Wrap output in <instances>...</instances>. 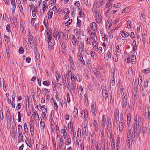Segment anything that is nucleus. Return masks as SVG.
<instances>
[{
	"mask_svg": "<svg viewBox=\"0 0 150 150\" xmlns=\"http://www.w3.org/2000/svg\"><path fill=\"white\" fill-rule=\"evenodd\" d=\"M53 36L54 38L58 39H64L66 36L64 35V33L61 31H56V32H54L53 33Z\"/></svg>",
	"mask_w": 150,
	"mask_h": 150,
	"instance_id": "obj_1",
	"label": "nucleus"
},
{
	"mask_svg": "<svg viewBox=\"0 0 150 150\" xmlns=\"http://www.w3.org/2000/svg\"><path fill=\"white\" fill-rule=\"evenodd\" d=\"M127 100H123L122 102V107L126 109L127 110L130 109V107L129 103L127 102Z\"/></svg>",
	"mask_w": 150,
	"mask_h": 150,
	"instance_id": "obj_2",
	"label": "nucleus"
},
{
	"mask_svg": "<svg viewBox=\"0 0 150 150\" xmlns=\"http://www.w3.org/2000/svg\"><path fill=\"white\" fill-rule=\"evenodd\" d=\"M46 34L45 35V38L47 40H51L52 39V32L50 29H47L46 31Z\"/></svg>",
	"mask_w": 150,
	"mask_h": 150,
	"instance_id": "obj_3",
	"label": "nucleus"
},
{
	"mask_svg": "<svg viewBox=\"0 0 150 150\" xmlns=\"http://www.w3.org/2000/svg\"><path fill=\"white\" fill-rule=\"evenodd\" d=\"M88 122H84L82 124V132L83 134L87 135L86 132L87 123Z\"/></svg>",
	"mask_w": 150,
	"mask_h": 150,
	"instance_id": "obj_4",
	"label": "nucleus"
},
{
	"mask_svg": "<svg viewBox=\"0 0 150 150\" xmlns=\"http://www.w3.org/2000/svg\"><path fill=\"white\" fill-rule=\"evenodd\" d=\"M84 43L83 42H81L79 45V54H82L83 51L84 50Z\"/></svg>",
	"mask_w": 150,
	"mask_h": 150,
	"instance_id": "obj_5",
	"label": "nucleus"
},
{
	"mask_svg": "<svg viewBox=\"0 0 150 150\" xmlns=\"http://www.w3.org/2000/svg\"><path fill=\"white\" fill-rule=\"evenodd\" d=\"M48 43V47L50 49H53V46L55 45V41L54 40H47Z\"/></svg>",
	"mask_w": 150,
	"mask_h": 150,
	"instance_id": "obj_6",
	"label": "nucleus"
},
{
	"mask_svg": "<svg viewBox=\"0 0 150 150\" xmlns=\"http://www.w3.org/2000/svg\"><path fill=\"white\" fill-rule=\"evenodd\" d=\"M111 57V53L110 52L108 51L107 53L104 55V58L107 61H108L110 60Z\"/></svg>",
	"mask_w": 150,
	"mask_h": 150,
	"instance_id": "obj_7",
	"label": "nucleus"
},
{
	"mask_svg": "<svg viewBox=\"0 0 150 150\" xmlns=\"http://www.w3.org/2000/svg\"><path fill=\"white\" fill-rule=\"evenodd\" d=\"M96 19L97 21V23H100L101 21V17L100 14L98 12L96 13Z\"/></svg>",
	"mask_w": 150,
	"mask_h": 150,
	"instance_id": "obj_8",
	"label": "nucleus"
},
{
	"mask_svg": "<svg viewBox=\"0 0 150 150\" xmlns=\"http://www.w3.org/2000/svg\"><path fill=\"white\" fill-rule=\"evenodd\" d=\"M82 54H79V52H78L77 54V57L78 60L81 62L84 65L85 64V63L83 59Z\"/></svg>",
	"mask_w": 150,
	"mask_h": 150,
	"instance_id": "obj_9",
	"label": "nucleus"
},
{
	"mask_svg": "<svg viewBox=\"0 0 150 150\" xmlns=\"http://www.w3.org/2000/svg\"><path fill=\"white\" fill-rule=\"evenodd\" d=\"M119 111L118 108L116 109L115 112V117L116 120L118 121L119 120Z\"/></svg>",
	"mask_w": 150,
	"mask_h": 150,
	"instance_id": "obj_10",
	"label": "nucleus"
},
{
	"mask_svg": "<svg viewBox=\"0 0 150 150\" xmlns=\"http://www.w3.org/2000/svg\"><path fill=\"white\" fill-rule=\"evenodd\" d=\"M15 93L13 92V94L12 98V99L11 105L13 108H14L15 107V105L14 103V100L15 97Z\"/></svg>",
	"mask_w": 150,
	"mask_h": 150,
	"instance_id": "obj_11",
	"label": "nucleus"
},
{
	"mask_svg": "<svg viewBox=\"0 0 150 150\" xmlns=\"http://www.w3.org/2000/svg\"><path fill=\"white\" fill-rule=\"evenodd\" d=\"M106 121L105 116V115H103L101 120V126L102 127H104L105 125Z\"/></svg>",
	"mask_w": 150,
	"mask_h": 150,
	"instance_id": "obj_12",
	"label": "nucleus"
},
{
	"mask_svg": "<svg viewBox=\"0 0 150 150\" xmlns=\"http://www.w3.org/2000/svg\"><path fill=\"white\" fill-rule=\"evenodd\" d=\"M96 3L98 6H101L104 4V0H97Z\"/></svg>",
	"mask_w": 150,
	"mask_h": 150,
	"instance_id": "obj_13",
	"label": "nucleus"
},
{
	"mask_svg": "<svg viewBox=\"0 0 150 150\" xmlns=\"http://www.w3.org/2000/svg\"><path fill=\"white\" fill-rule=\"evenodd\" d=\"M53 14V10L51 9H50L47 13L48 19H51L52 18Z\"/></svg>",
	"mask_w": 150,
	"mask_h": 150,
	"instance_id": "obj_14",
	"label": "nucleus"
},
{
	"mask_svg": "<svg viewBox=\"0 0 150 150\" xmlns=\"http://www.w3.org/2000/svg\"><path fill=\"white\" fill-rule=\"evenodd\" d=\"M19 135L18 136V143L21 142H23L24 141V140L23 139V134H19Z\"/></svg>",
	"mask_w": 150,
	"mask_h": 150,
	"instance_id": "obj_15",
	"label": "nucleus"
},
{
	"mask_svg": "<svg viewBox=\"0 0 150 150\" xmlns=\"http://www.w3.org/2000/svg\"><path fill=\"white\" fill-rule=\"evenodd\" d=\"M90 26L92 28L94 31L97 30V27L96 23L95 22H92Z\"/></svg>",
	"mask_w": 150,
	"mask_h": 150,
	"instance_id": "obj_16",
	"label": "nucleus"
},
{
	"mask_svg": "<svg viewBox=\"0 0 150 150\" xmlns=\"http://www.w3.org/2000/svg\"><path fill=\"white\" fill-rule=\"evenodd\" d=\"M121 119H122V117L120 119V122H119V130L120 132H122L123 129V125H122V120H121Z\"/></svg>",
	"mask_w": 150,
	"mask_h": 150,
	"instance_id": "obj_17",
	"label": "nucleus"
},
{
	"mask_svg": "<svg viewBox=\"0 0 150 150\" xmlns=\"http://www.w3.org/2000/svg\"><path fill=\"white\" fill-rule=\"evenodd\" d=\"M102 92L103 96L105 99L106 100L108 97L106 90L102 89Z\"/></svg>",
	"mask_w": 150,
	"mask_h": 150,
	"instance_id": "obj_18",
	"label": "nucleus"
},
{
	"mask_svg": "<svg viewBox=\"0 0 150 150\" xmlns=\"http://www.w3.org/2000/svg\"><path fill=\"white\" fill-rule=\"evenodd\" d=\"M74 116L73 117L74 118H77L78 115V111L77 108H74Z\"/></svg>",
	"mask_w": 150,
	"mask_h": 150,
	"instance_id": "obj_19",
	"label": "nucleus"
},
{
	"mask_svg": "<svg viewBox=\"0 0 150 150\" xmlns=\"http://www.w3.org/2000/svg\"><path fill=\"white\" fill-rule=\"evenodd\" d=\"M71 41L72 44L74 46H76V37L74 35H72Z\"/></svg>",
	"mask_w": 150,
	"mask_h": 150,
	"instance_id": "obj_20",
	"label": "nucleus"
},
{
	"mask_svg": "<svg viewBox=\"0 0 150 150\" xmlns=\"http://www.w3.org/2000/svg\"><path fill=\"white\" fill-rule=\"evenodd\" d=\"M18 133L19 134H22L23 132V129L22 126L20 125H18Z\"/></svg>",
	"mask_w": 150,
	"mask_h": 150,
	"instance_id": "obj_21",
	"label": "nucleus"
},
{
	"mask_svg": "<svg viewBox=\"0 0 150 150\" xmlns=\"http://www.w3.org/2000/svg\"><path fill=\"white\" fill-rule=\"evenodd\" d=\"M35 118L37 119L39 118V115L37 113L33 112V114L32 115L31 118L33 119L34 118L35 119Z\"/></svg>",
	"mask_w": 150,
	"mask_h": 150,
	"instance_id": "obj_22",
	"label": "nucleus"
},
{
	"mask_svg": "<svg viewBox=\"0 0 150 150\" xmlns=\"http://www.w3.org/2000/svg\"><path fill=\"white\" fill-rule=\"evenodd\" d=\"M34 126L32 124H31L30 126V130L31 132V134L32 136L34 134Z\"/></svg>",
	"mask_w": 150,
	"mask_h": 150,
	"instance_id": "obj_23",
	"label": "nucleus"
},
{
	"mask_svg": "<svg viewBox=\"0 0 150 150\" xmlns=\"http://www.w3.org/2000/svg\"><path fill=\"white\" fill-rule=\"evenodd\" d=\"M48 6L47 5L43 6L42 11H41V13L42 14L44 13L45 11H46L48 9Z\"/></svg>",
	"mask_w": 150,
	"mask_h": 150,
	"instance_id": "obj_24",
	"label": "nucleus"
},
{
	"mask_svg": "<svg viewBox=\"0 0 150 150\" xmlns=\"http://www.w3.org/2000/svg\"><path fill=\"white\" fill-rule=\"evenodd\" d=\"M131 20H128L127 22V27L128 29L131 28L132 27V26L131 25Z\"/></svg>",
	"mask_w": 150,
	"mask_h": 150,
	"instance_id": "obj_25",
	"label": "nucleus"
},
{
	"mask_svg": "<svg viewBox=\"0 0 150 150\" xmlns=\"http://www.w3.org/2000/svg\"><path fill=\"white\" fill-rule=\"evenodd\" d=\"M61 133L63 134L62 136L64 137V139H65L66 138L67 136V133L65 130L64 129H62L61 130Z\"/></svg>",
	"mask_w": 150,
	"mask_h": 150,
	"instance_id": "obj_26",
	"label": "nucleus"
},
{
	"mask_svg": "<svg viewBox=\"0 0 150 150\" xmlns=\"http://www.w3.org/2000/svg\"><path fill=\"white\" fill-rule=\"evenodd\" d=\"M112 75V81H115V72L114 70L112 71L111 72Z\"/></svg>",
	"mask_w": 150,
	"mask_h": 150,
	"instance_id": "obj_27",
	"label": "nucleus"
},
{
	"mask_svg": "<svg viewBox=\"0 0 150 150\" xmlns=\"http://www.w3.org/2000/svg\"><path fill=\"white\" fill-rule=\"evenodd\" d=\"M84 117L85 118L84 122H88V116L86 114V110H85L84 112Z\"/></svg>",
	"mask_w": 150,
	"mask_h": 150,
	"instance_id": "obj_28",
	"label": "nucleus"
},
{
	"mask_svg": "<svg viewBox=\"0 0 150 150\" xmlns=\"http://www.w3.org/2000/svg\"><path fill=\"white\" fill-rule=\"evenodd\" d=\"M133 72L132 71V69L131 67L129 68L128 71V74L129 77H131L132 76Z\"/></svg>",
	"mask_w": 150,
	"mask_h": 150,
	"instance_id": "obj_29",
	"label": "nucleus"
},
{
	"mask_svg": "<svg viewBox=\"0 0 150 150\" xmlns=\"http://www.w3.org/2000/svg\"><path fill=\"white\" fill-rule=\"evenodd\" d=\"M44 119L43 118V120L42 121V120L40 121V125L42 128L43 129L45 128V125L44 123Z\"/></svg>",
	"mask_w": 150,
	"mask_h": 150,
	"instance_id": "obj_30",
	"label": "nucleus"
},
{
	"mask_svg": "<svg viewBox=\"0 0 150 150\" xmlns=\"http://www.w3.org/2000/svg\"><path fill=\"white\" fill-rule=\"evenodd\" d=\"M28 39L29 42L32 41V40L33 39V38L32 35L31 33L30 32H29L28 33Z\"/></svg>",
	"mask_w": 150,
	"mask_h": 150,
	"instance_id": "obj_31",
	"label": "nucleus"
},
{
	"mask_svg": "<svg viewBox=\"0 0 150 150\" xmlns=\"http://www.w3.org/2000/svg\"><path fill=\"white\" fill-rule=\"evenodd\" d=\"M93 48L95 50L97 49L98 44L97 42V41H93Z\"/></svg>",
	"mask_w": 150,
	"mask_h": 150,
	"instance_id": "obj_32",
	"label": "nucleus"
},
{
	"mask_svg": "<svg viewBox=\"0 0 150 150\" xmlns=\"http://www.w3.org/2000/svg\"><path fill=\"white\" fill-rule=\"evenodd\" d=\"M94 69V70H93L95 75L96 76H97L100 75V72L98 71L96 69Z\"/></svg>",
	"mask_w": 150,
	"mask_h": 150,
	"instance_id": "obj_33",
	"label": "nucleus"
},
{
	"mask_svg": "<svg viewBox=\"0 0 150 150\" xmlns=\"http://www.w3.org/2000/svg\"><path fill=\"white\" fill-rule=\"evenodd\" d=\"M24 131L26 134L28 133V129L27 126V124L26 123L24 124Z\"/></svg>",
	"mask_w": 150,
	"mask_h": 150,
	"instance_id": "obj_34",
	"label": "nucleus"
},
{
	"mask_svg": "<svg viewBox=\"0 0 150 150\" xmlns=\"http://www.w3.org/2000/svg\"><path fill=\"white\" fill-rule=\"evenodd\" d=\"M35 58L37 61L38 62H40V54L39 53H38L37 55V54L35 53Z\"/></svg>",
	"mask_w": 150,
	"mask_h": 150,
	"instance_id": "obj_35",
	"label": "nucleus"
},
{
	"mask_svg": "<svg viewBox=\"0 0 150 150\" xmlns=\"http://www.w3.org/2000/svg\"><path fill=\"white\" fill-rule=\"evenodd\" d=\"M137 127H139V124H134L133 131H135V132L137 131Z\"/></svg>",
	"mask_w": 150,
	"mask_h": 150,
	"instance_id": "obj_36",
	"label": "nucleus"
},
{
	"mask_svg": "<svg viewBox=\"0 0 150 150\" xmlns=\"http://www.w3.org/2000/svg\"><path fill=\"white\" fill-rule=\"evenodd\" d=\"M71 140L70 138H68L67 139L66 141L65 144L67 145H69L71 144Z\"/></svg>",
	"mask_w": 150,
	"mask_h": 150,
	"instance_id": "obj_37",
	"label": "nucleus"
},
{
	"mask_svg": "<svg viewBox=\"0 0 150 150\" xmlns=\"http://www.w3.org/2000/svg\"><path fill=\"white\" fill-rule=\"evenodd\" d=\"M142 78V75H141H141H139L138 81V84L139 86H140L141 84Z\"/></svg>",
	"mask_w": 150,
	"mask_h": 150,
	"instance_id": "obj_38",
	"label": "nucleus"
},
{
	"mask_svg": "<svg viewBox=\"0 0 150 150\" xmlns=\"http://www.w3.org/2000/svg\"><path fill=\"white\" fill-rule=\"evenodd\" d=\"M67 81L68 83V86H67V88L69 91H71L72 88V87L71 85H70V81H68L67 80Z\"/></svg>",
	"mask_w": 150,
	"mask_h": 150,
	"instance_id": "obj_39",
	"label": "nucleus"
},
{
	"mask_svg": "<svg viewBox=\"0 0 150 150\" xmlns=\"http://www.w3.org/2000/svg\"><path fill=\"white\" fill-rule=\"evenodd\" d=\"M72 22V20L69 19L67 22L65 23V25L66 26H68Z\"/></svg>",
	"mask_w": 150,
	"mask_h": 150,
	"instance_id": "obj_40",
	"label": "nucleus"
},
{
	"mask_svg": "<svg viewBox=\"0 0 150 150\" xmlns=\"http://www.w3.org/2000/svg\"><path fill=\"white\" fill-rule=\"evenodd\" d=\"M96 108L93 109L91 108V112L93 115L94 116H96Z\"/></svg>",
	"mask_w": 150,
	"mask_h": 150,
	"instance_id": "obj_41",
	"label": "nucleus"
},
{
	"mask_svg": "<svg viewBox=\"0 0 150 150\" xmlns=\"http://www.w3.org/2000/svg\"><path fill=\"white\" fill-rule=\"evenodd\" d=\"M69 61L70 63V64L71 65H74V61L73 59V57H71V56H69Z\"/></svg>",
	"mask_w": 150,
	"mask_h": 150,
	"instance_id": "obj_42",
	"label": "nucleus"
},
{
	"mask_svg": "<svg viewBox=\"0 0 150 150\" xmlns=\"http://www.w3.org/2000/svg\"><path fill=\"white\" fill-rule=\"evenodd\" d=\"M149 80L148 79L146 80L144 82V86L145 87H148Z\"/></svg>",
	"mask_w": 150,
	"mask_h": 150,
	"instance_id": "obj_43",
	"label": "nucleus"
},
{
	"mask_svg": "<svg viewBox=\"0 0 150 150\" xmlns=\"http://www.w3.org/2000/svg\"><path fill=\"white\" fill-rule=\"evenodd\" d=\"M37 93L38 94V96H40V95L41 94V90L40 88L39 87H38L37 88Z\"/></svg>",
	"mask_w": 150,
	"mask_h": 150,
	"instance_id": "obj_44",
	"label": "nucleus"
},
{
	"mask_svg": "<svg viewBox=\"0 0 150 150\" xmlns=\"http://www.w3.org/2000/svg\"><path fill=\"white\" fill-rule=\"evenodd\" d=\"M6 38L5 40V41L6 42H9L10 40V38L6 36L5 35H4V39Z\"/></svg>",
	"mask_w": 150,
	"mask_h": 150,
	"instance_id": "obj_45",
	"label": "nucleus"
},
{
	"mask_svg": "<svg viewBox=\"0 0 150 150\" xmlns=\"http://www.w3.org/2000/svg\"><path fill=\"white\" fill-rule=\"evenodd\" d=\"M131 129H129L128 130L127 133V138L128 139L131 138Z\"/></svg>",
	"mask_w": 150,
	"mask_h": 150,
	"instance_id": "obj_46",
	"label": "nucleus"
},
{
	"mask_svg": "<svg viewBox=\"0 0 150 150\" xmlns=\"http://www.w3.org/2000/svg\"><path fill=\"white\" fill-rule=\"evenodd\" d=\"M127 94L125 91V90L124 88L122 89V96H127Z\"/></svg>",
	"mask_w": 150,
	"mask_h": 150,
	"instance_id": "obj_47",
	"label": "nucleus"
},
{
	"mask_svg": "<svg viewBox=\"0 0 150 150\" xmlns=\"http://www.w3.org/2000/svg\"><path fill=\"white\" fill-rule=\"evenodd\" d=\"M121 6V5L120 4H117L113 5V7L114 8H118Z\"/></svg>",
	"mask_w": 150,
	"mask_h": 150,
	"instance_id": "obj_48",
	"label": "nucleus"
},
{
	"mask_svg": "<svg viewBox=\"0 0 150 150\" xmlns=\"http://www.w3.org/2000/svg\"><path fill=\"white\" fill-rule=\"evenodd\" d=\"M91 38L93 40V41H97V38L96 35L95 34H93Z\"/></svg>",
	"mask_w": 150,
	"mask_h": 150,
	"instance_id": "obj_49",
	"label": "nucleus"
},
{
	"mask_svg": "<svg viewBox=\"0 0 150 150\" xmlns=\"http://www.w3.org/2000/svg\"><path fill=\"white\" fill-rule=\"evenodd\" d=\"M10 28V25L9 24H8L6 27V30L7 32H11Z\"/></svg>",
	"mask_w": 150,
	"mask_h": 150,
	"instance_id": "obj_50",
	"label": "nucleus"
},
{
	"mask_svg": "<svg viewBox=\"0 0 150 150\" xmlns=\"http://www.w3.org/2000/svg\"><path fill=\"white\" fill-rule=\"evenodd\" d=\"M131 120L130 115L129 114H128L127 115V123L129 124Z\"/></svg>",
	"mask_w": 150,
	"mask_h": 150,
	"instance_id": "obj_51",
	"label": "nucleus"
},
{
	"mask_svg": "<svg viewBox=\"0 0 150 150\" xmlns=\"http://www.w3.org/2000/svg\"><path fill=\"white\" fill-rule=\"evenodd\" d=\"M56 78V80L57 81H58L60 78H61V76L60 74H56L55 75Z\"/></svg>",
	"mask_w": 150,
	"mask_h": 150,
	"instance_id": "obj_52",
	"label": "nucleus"
},
{
	"mask_svg": "<svg viewBox=\"0 0 150 150\" xmlns=\"http://www.w3.org/2000/svg\"><path fill=\"white\" fill-rule=\"evenodd\" d=\"M80 136H81V130L80 128H78L77 132V136L78 137H79Z\"/></svg>",
	"mask_w": 150,
	"mask_h": 150,
	"instance_id": "obj_53",
	"label": "nucleus"
},
{
	"mask_svg": "<svg viewBox=\"0 0 150 150\" xmlns=\"http://www.w3.org/2000/svg\"><path fill=\"white\" fill-rule=\"evenodd\" d=\"M30 44L31 47L33 48L35 47V44L34 43L33 41H32V42H30Z\"/></svg>",
	"mask_w": 150,
	"mask_h": 150,
	"instance_id": "obj_54",
	"label": "nucleus"
},
{
	"mask_svg": "<svg viewBox=\"0 0 150 150\" xmlns=\"http://www.w3.org/2000/svg\"><path fill=\"white\" fill-rule=\"evenodd\" d=\"M81 21L78 19L77 26V27H80V26H81Z\"/></svg>",
	"mask_w": 150,
	"mask_h": 150,
	"instance_id": "obj_55",
	"label": "nucleus"
},
{
	"mask_svg": "<svg viewBox=\"0 0 150 150\" xmlns=\"http://www.w3.org/2000/svg\"><path fill=\"white\" fill-rule=\"evenodd\" d=\"M113 60L114 61L117 62L118 61L117 56L116 54H115L113 56Z\"/></svg>",
	"mask_w": 150,
	"mask_h": 150,
	"instance_id": "obj_56",
	"label": "nucleus"
},
{
	"mask_svg": "<svg viewBox=\"0 0 150 150\" xmlns=\"http://www.w3.org/2000/svg\"><path fill=\"white\" fill-rule=\"evenodd\" d=\"M74 5L76 7H79L80 5L79 2L78 1H76L74 4Z\"/></svg>",
	"mask_w": 150,
	"mask_h": 150,
	"instance_id": "obj_57",
	"label": "nucleus"
},
{
	"mask_svg": "<svg viewBox=\"0 0 150 150\" xmlns=\"http://www.w3.org/2000/svg\"><path fill=\"white\" fill-rule=\"evenodd\" d=\"M108 136V137L110 136V137L111 139H112V137H113V136L112 135V134L111 132H107Z\"/></svg>",
	"mask_w": 150,
	"mask_h": 150,
	"instance_id": "obj_58",
	"label": "nucleus"
},
{
	"mask_svg": "<svg viewBox=\"0 0 150 150\" xmlns=\"http://www.w3.org/2000/svg\"><path fill=\"white\" fill-rule=\"evenodd\" d=\"M67 100L68 102L70 101V99L69 96V93H67Z\"/></svg>",
	"mask_w": 150,
	"mask_h": 150,
	"instance_id": "obj_59",
	"label": "nucleus"
},
{
	"mask_svg": "<svg viewBox=\"0 0 150 150\" xmlns=\"http://www.w3.org/2000/svg\"><path fill=\"white\" fill-rule=\"evenodd\" d=\"M19 52L20 54H22L24 52V49L22 47H20L19 50Z\"/></svg>",
	"mask_w": 150,
	"mask_h": 150,
	"instance_id": "obj_60",
	"label": "nucleus"
},
{
	"mask_svg": "<svg viewBox=\"0 0 150 150\" xmlns=\"http://www.w3.org/2000/svg\"><path fill=\"white\" fill-rule=\"evenodd\" d=\"M43 85L45 86H48L49 84V82L47 81H43Z\"/></svg>",
	"mask_w": 150,
	"mask_h": 150,
	"instance_id": "obj_61",
	"label": "nucleus"
},
{
	"mask_svg": "<svg viewBox=\"0 0 150 150\" xmlns=\"http://www.w3.org/2000/svg\"><path fill=\"white\" fill-rule=\"evenodd\" d=\"M136 132L137 131L135 132V131H133V138L135 139L136 138Z\"/></svg>",
	"mask_w": 150,
	"mask_h": 150,
	"instance_id": "obj_62",
	"label": "nucleus"
},
{
	"mask_svg": "<svg viewBox=\"0 0 150 150\" xmlns=\"http://www.w3.org/2000/svg\"><path fill=\"white\" fill-rule=\"evenodd\" d=\"M43 91H44L45 92V94L49 93V91L48 90L45 88H43L42 89Z\"/></svg>",
	"mask_w": 150,
	"mask_h": 150,
	"instance_id": "obj_63",
	"label": "nucleus"
},
{
	"mask_svg": "<svg viewBox=\"0 0 150 150\" xmlns=\"http://www.w3.org/2000/svg\"><path fill=\"white\" fill-rule=\"evenodd\" d=\"M11 136L13 138H14L16 136V132L15 130L13 131L11 133Z\"/></svg>",
	"mask_w": 150,
	"mask_h": 150,
	"instance_id": "obj_64",
	"label": "nucleus"
}]
</instances>
